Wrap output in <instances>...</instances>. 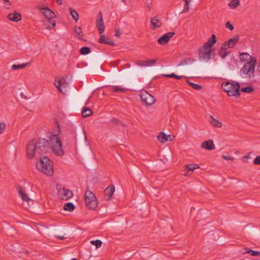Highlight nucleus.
Masks as SVG:
<instances>
[{
	"mask_svg": "<svg viewBox=\"0 0 260 260\" xmlns=\"http://www.w3.org/2000/svg\"><path fill=\"white\" fill-rule=\"evenodd\" d=\"M175 35V32H169L161 36L157 40V42L160 45H164L168 43L170 38L173 37Z\"/></svg>",
	"mask_w": 260,
	"mask_h": 260,
	"instance_id": "nucleus-15",
	"label": "nucleus"
},
{
	"mask_svg": "<svg viewBox=\"0 0 260 260\" xmlns=\"http://www.w3.org/2000/svg\"><path fill=\"white\" fill-rule=\"evenodd\" d=\"M58 194L63 200H67L73 195L72 191L66 188L60 189L58 192Z\"/></svg>",
	"mask_w": 260,
	"mask_h": 260,
	"instance_id": "nucleus-16",
	"label": "nucleus"
},
{
	"mask_svg": "<svg viewBox=\"0 0 260 260\" xmlns=\"http://www.w3.org/2000/svg\"><path fill=\"white\" fill-rule=\"evenodd\" d=\"M239 5V0H232L229 4L230 7L232 9L236 8Z\"/></svg>",
	"mask_w": 260,
	"mask_h": 260,
	"instance_id": "nucleus-42",
	"label": "nucleus"
},
{
	"mask_svg": "<svg viewBox=\"0 0 260 260\" xmlns=\"http://www.w3.org/2000/svg\"><path fill=\"white\" fill-rule=\"evenodd\" d=\"M50 137L49 139L44 138L33 139L26 146V156L29 159H32L36 154L39 156H46L45 154L50 151Z\"/></svg>",
	"mask_w": 260,
	"mask_h": 260,
	"instance_id": "nucleus-2",
	"label": "nucleus"
},
{
	"mask_svg": "<svg viewBox=\"0 0 260 260\" xmlns=\"http://www.w3.org/2000/svg\"><path fill=\"white\" fill-rule=\"evenodd\" d=\"M244 253H249L253 256H260V252L258 251L253 250L251 249L247 248V250Z\"/></svg>",
	"mask_w": 260,
	"mask_h": 260,
	"instance_id": "nucleus-34",
	"label": "nucleus"
},
{
	"mask_svg": "<svg viewBox=\"0 0 260 260\" xmlns=\"http://www.w3.org/2000/svg\"><path fill=\"white\" fill-rule=\"evenodd\" d=\"M169 136L167 135L164 132H160L159 133L157 138L158 141H159L161 143H164L165 142L168 141L169 138H167Z\"/></svg>",
	"mask_w": 260,
	"mask_h": 260,
	"instance_id": "nucleus-27",
	"label": "nucleus"
},
{
	"mask_svg": "<svg viewBox=\"0 0 260 260\" xmlns=\"http://www.w3.org/2000/svg\"><path fill=\"white\" fill-rule=\"evenodd\" d=\"M222 158L225 160H232L233 161L234 160V157H231L229 155L226 156V155H222Z\"/></svg>",
	"mask_w": 260,
	"mask_h": 260,
	"instance_id": "nucleus-50",
	"label": "nucleus"
},
{
	"mask_svg": "<svg viewBox=\"0 0 260 260\" xmlns=\"http://www.w3.org/2000/svg\"><path fill=\"white\" fill-rule=\"evenodd\" d=\"M185 70V68H182V69L179 68V73L182 74L183 73V71H184Z\"/></svg>",
	"mask_w": 260,
	"mask_h": 260,
	"instance_id": "nucleus-60",
	"label": "nucleus"
},
{
	"mask_svg": "<svg viewBox=\"0 0 260 260\" xmlns=\"http://www.w3.org/2000/svg\"><path fill=\"white\" fill-rule=\"evenodd\" d=\"M156 62L155 59L147 60L145 61V66L150 67L152 66Z\"/></svg>",
	"mask_w": 260,
	"mask_h": 260,
	"instance_id": "nucleus-45",
	"label": "nucleus"
},
{
	"mask_svg": "<svg viewBox=\"0 0 260 260\" xmlns=\"http://www.w3.org/2000/svg\"><path fill=\"white\" fill-rule=\"evenodd\" d=\"M218 54L219 56L223 59L225 58L229 54V52H222L221 51L219 52Z\"/></svg>",
	"mask_w": 260,
	"mask_h": 260,
	"instance_id": "nucleus-48",
	"label": "nucleus"
},
{
	"mask_svg": "<svg viewBox=\"0 0 260 260\" xmlns=\"http://www.w3.org/2000/svg\"><path fill=\"white\" fill-rule=\"evenodd\" d=\"M70 14L72 17V18L75 20L76 22H77V21L79 19V15L78 12L72 9L71 8H70Z\"/></svg>",
	"mask_w": 260,
	"mask_h": 260,
	"instance_id": "nucleus-38",
	"label": "nucleus"
},
{
	"mask_svg": "<svg viewBox=\"0 0 260 260\" xmlns=\"http://www.w3.org/2000/svg\"><path fill=\"white\" fill-rule=\"evenodd\" d=\"M115 36L119 38L121 36V32L120 29L118 28L116 29L115 31Z\"/></svg>",
	"mask_w": 260,
	"mask_h": 260,
	"instance_id": "nucleus-52",
	"label": "nucleus"
},
{
	"mask_svg": "<svg viewBox=\"0 0 260 260\" xmlns=\"http://www.w3.org/2000/svg\"><path fill=\"white\" fill-rule=\"evenodd\" d=\"M6 128V125L5 122H0V135L4 133Z\"/></svg>",
	"mask_w": 260,
	"mask_h": 260,
	"instance_id": "nucleus-44",
	"label": "nucleus"
},
{
	"mask_svg": "<svg viewBox=\"0 0 260 260\" xmlns=\"http://www.w3.org/2000/svg\"><path fill=\"white\" fill-rule=\"evenodd\" d=\"M216 37L214 34H213L209 39L208 41L204 44L203 47L208 49H211V48L216 43Z\"/></svg>",
	"mask_w": 260,
	"mask_h": 260,
	"instance_id": "nucleus-22",
	"label": "nucleus"
},
{
	"mask_svg": "<svg viewBox=\"0 0 260 260\" xmlns=\"http://www.w3.org/2000/svg\"><path fill=\"white\" fill-rule=\"evenodd\" d=\"M162 76L166 77L168 78H173L177 80H180L183 77V76L182 75H177L174 73H172L170 74H162Z\"/></svg>",
	"mask_w": 260,
	"mask_h": 260,
	"instance_id": "nucleus-36",
	"label": "nucleus"
},
{
	"mask_svg": "<svg viewBox=\"0 0 260 260\" xmlns=\"http://www.w3.org/2000/svg\"><path fill=\"white\" fill-rule=\"evenodd\" d=\"M30 64V63L29 62H27V63H23L21 64H13L12 66V69L13 70L24 69L25 67H26L27 66L29 65Z\"/></svg>",
	"mask_w": 260,
	"mask_h": 260,
	"instance_id": "nucleus-33",
	"label": "nucleus"
},
{
	"mask_svg": "<svg viewBox=\"0 0 260 260\" xmlns=\"http://www.w3.org/2000/svg\"><path fill=\"white\" fill-rule=\"evenodd\" d=\"M191 175L189 174V172L188 171L186 173L184 174V175L185 176H189Z\"/></svg>",
	"mask_w": 260,
	"mask_h": 260,
	"instance_id": "nucleus-63",
	"label": "nucleus"
},
{
	"mask_svg": "<svg viewBox=\"0 0 260 260\" xmlns=\"http://www.w3.org/2000/svg\"><path fill=\"white\" fill-rule=\"evenodd\" d=\"M114 191L115 187L112 185H109L105 189V197L106 198L107 200H109L112 198Z\"/></svg>",
	"mask_w": 260,
	"mask_h": 260,
	"instance_id": "nucleus-19",
	"label": "nucleus"
},
{
	"mask_svg": "<svg viewBox=\"0 0 260 260\" xmlns=\"http://www.w3.org/2000/svg\"><path fill=\"white\" fill-rule=\"evenodd\" d=\"M240 87V84L237 82L231 83L228 81L222 83L221 84V88L224 91L226 92L230 96H239L240 94L239 91Z\"/></svg>",
	"mask_w": 260,
	"mask_h": 260,
	"instance_id": "nucleus-5",
	"label": "nucleus"
},
{
	"mask_svg": "<svg viewBox=\"0 0 260 260\" xmlns=\"http://www.w3.org/2000/svg\"><path fill=\"white\" fill-rule=\"evenodd\" d=\"M37 9L41 11V13L49 20H51L55 17V13L48 7H41L37 6Z\"/></svg>",
	"mask_w": 260,
	"mask_h": 260,
	"instance_id": "nucleus-12",
	"label": "nucleus"
},
{
	"mask_svg": "<svg viewBox=\"0 0 260 260\" xmlns=\"http://www.w3.org/2000/svg\"><path fill=\"white\" fill-rule=\"evenodd\" d=\"M168 136H169V137H168L167 138H169V140H168V141H172V138H174V136H172L171 135H168Z\"/></svg>",
	"mask_w": 260,
	"mask_h": 260,
	"instance_id": "nucleus-59",
	"label": "nucleus"
},
{
	"mask_svg": "<svg viewBox=\"0 0 260 260\" xmlns=\"http://www.w3.org/2000/svg\"><path fill=\"white\" fill-rule=\"evenodd\" d=\"M246 230L251 233L253 228L251 227V224H248L246 226Z\"/></svg>",
	"mask_w": 260,
	"mask_h": 260,
	"instance_id": "nucleus-55",
	"label": "nucleus"
},
{
	"mask_svg": "<svg viewBox=\"0 0 260 260\" xmlns=\"http://www.w3.org/2000/svg\"><path fill=\"white\" fill-rule=\"evenodd\" d=\"M63 208L66 211L72 212L75 209V206L72 203L69 202L64 205Z\"/></svg>",
	"mask_w": 260,
	"mask_h": 260,
	"instance_id": "nucleus-30",
	"label": "nucleus"
},
{
	"mask_svg": "<svg viewBox=\"0 0 260 260\" xmlns=\"http://www.w3.org/2000/svg\"><path fill=\"white\" fill-rule=\"evenodd\" d=\"M85 96L81 93H75L72 97L69 106L71 112H79L84 104Z\"/></svg>",
	"mask_w": 260,
	"mask_h": 260,
	"instance_id": "nucleus-4",
	"label": "nucleus"
},
{
	"mask_svg": "<svg viewBox=\"0 0 260 260\" xmlns=\"http://www.w3.org/2000/svg\"><path fill=\"white\" fill-rule=\"evenodd\" d=\"M75 142L78 143L79 149L84 156L88 167H93L94 155L90 147V142L87 139L85 130L83 126L78 127L75 130Z\"/></svg>",
	"mask_w": 260,
	"mask_h": 260,
	"instance_id": "nucleus-1",
	"label": "nucleus"
},
{
	"mask_svg": "<svg viewBox=\"0 0 260 260\" xmlns=\"http://www.w3.org/2000/svg\"><path fill=\"white\" fill-rule=\"evenodd\" d=\"M209 122L215 127H221L222 126V123L215 119L212 115L210 116Z\"/></svg>",
	"mask_w": 260,
	"mask_h": 260,
	"instance_id": "nucleus-25",
	"label": "nucleus"
},
{
	"mask_svg": "<svg viewBox=\"0 0 260 260\" xmlns=\"http://www.w3.org/2000/svg\"><path fill=\"white\" fill-rule=\"evenodd\" d=\"M251 234L254 235V236H258L259 234V232L258 230L255 229H253L252 231V232H251Z\"/></svg>",
	"mask_w": 260,
	"mask_h": 260,
	"instance_id": "nucleus-54",
	"label": "nucleus"
},
{
	"mask_svg": "<svg viewBox=\"0 0 260 260\" xmlns=\"http://www.w3.org/2000/svg\"><path fill=\"white\" fill-rule=\"evenodd\" d=\"M18 193H19V194L20 195V196L21 197L23 201H26V202H28L29 201V200H30V199H29V198L28 197V196L24 192V191L23 190L22 188H21V186H19L18 187Z\"/></svg>",
	"mask_w": 260,
	"mask_h": 260,
	"instance_id": "nucleus-24",
	"label": "nucleus"
},
{
	"mask_svg": "<svg viewBox=\"0 0 260 260\" xmlns=\"http://www.w3.org/2000/svg\"><path fill=\"white\" fill-rule=\"evenodd\" d=\"M239 39V35H235L234 37L230 39L228 41L223 43L221 47V50L225 51L229 48L234 47L238 43Z\"/></svg>",
	"mask_w": 260,
	"mask_h": 260,
	"instance_id": "nucleus-11",
	"label": "nucleus"
},
{
	"mask_svg": "<svg viewBox=\"0 0 260 260\" xmlns=\"http://www.w3.org/2000/svg\"><path fill=\"white\" fill-rule=\"evenodd\" d=\"M111 122L114 124H118L119 123V120L117 119V118H113L111 119Z\"/></svg>",
	"mask_w": 260,
	"mask_h": 260,
	"instance_id": "nucleus-53",
	"label": "nucleus"
},
{
	"mask_svg": "<svg viewBox=\"0 0 260 260\" xmlns=\"http://www.w3.org/2000/svg\"><path fill=\"white\" fill-rule=\"evenodd\" d=\"M85 204L90 210H94L98 206V201L93 193L87 191L84 195Z\"/></svg>",
	"mask_w": 260,
	"mask_h": 260,
	"instance_id": "nucleus-9",
	"label": "nucleus"
},
{
	"mask_svg": "<svg viewBox=\"0 0 260 260\" xmlns=\"http://www.w3.org/2000/svg\"><path fill=\"white\" fill-rule=\"evenodd\" d=\"M250 153H249L246 155H245L242 157L243 161L244 162H247V159H250L251 158V156H250Z\"/></svg>",
	"mask_w": 260,
	"mask_h": 260,
	"instance_id": "nucleus-49",
	"label": "nucleus"
},
{
	"mask_svg": "<svg viewBox=\"0 0 260 260\" xmlns=\"http://www.w3.org/2000/svg\"><path fill=\"white\" fill-rule=\"evenodd\" d=\"M254 89L251 86H248L245 87H242L241 91L245 93H251L254 91Z\"/></svg>",
	"mask_w": 260,
	"mask_h": 260,
	"instance_id": "nucleus-39",
	"label": "nucleus"
},
{
	"mask_svg": "<svg viewBox=\"0 0 260 260\" xmlns=\"http://www.w3.org/2000/svg\"><path fill=\"white\" fill-rule=\"evenodd\" d=\"M164 155H163V161H168L169 160H171L172 158V156L171 155V154L170 153V151L168 149H166L164 150L163 152Z\"/></svg>",
	"mask_w": 260,
	"mask_h": 260,
	"instance_id": "nucleus-32",
	"label": "nucleus"
},
{
	"mask_svg": "<svg viewBox=\"0 0 260 260\" xmlns=\"http://www.w3.org/2000/svg\"><path fill=\"white\" fill-rule=\"evenodd\" d=\"M150 23L151 25L150 28L152 30H155L157 28H159L162 25L161 22L157 16L151 18Z\"/></svg>",
	"mask_w": 260,
	"mask_h": 260,
	"instance_id": "nucleus-17",
	"label": "nucleus"
},
{
	"mask_svg": "<svg viewBox=\"0 0 260 260\" xmlns=\"http://www.w3.org/2000/svg\"><path fill=\"white\" fill-rule=\"evenodd\" d=\"M7 17L9 20L16 22L21 21L22 19L21 14L18 12L10 13L8 15Z\"/></svg>",
	"mask_w": 260,
	"mask_h": 260,
	"instance_id": "nucleus-18",
	"label": "nucleus"
},
{
	"mask_svg": "<svg viewBox=\"0 0 260 260\" xmlns=\"http://www.w3.org/2000/svg\"><path fill=\"white\" fill-rule=\"evenodd\" d=\"M56 237L58 239H59L60 240H63L66 239L65 237H64L63 236H56Z\"/></svg>",
	"mask_w": 260,
	"mask_h": 260,
	"instance_id": "nucleus-57",
	"label": "nucleus"
},
{
	"mask_svg": "<svg viewBox=\"0 0 260 260\" xmlns=\"http://www.w3.org/2000/svg\"><path fill=\"white\" fill-rule=\"evenodd\" d=\"M92 110L87 107H84L82 111V115L83 117H87L92 114Z\"/></svg>",
	"mask_w": 260,
	"mask_h": 260,
	"instance_id": "nucleus-29",
	"label": "nucleus"
},
{
	"mask_svg": "<svg viewBox=\"0 0 260 260\" xmlns=\"http://www.w3.org/2000/svg\"><path fill=\"white\" fill-rule=\"evenodd\" d=\"M136 63L139 66H145V61L137 60Z\"/></svg>",
	"mask_w": 260,
	"mask_h": 260,
	"instance_id": "nucleus-51",
	"label": "nucleus"
},
{
	"mask_svg": "<svg viewBox=\"0 0 260 260\" xmlns=\"http://www.w3.org/2000/svg\"><path fill=\"white\" fill-rule=\"evenodd\" d=\"M36 168L46 176H52L54 174V164L47 156H39L36 162Z\"/></svg>",
	"mask_w": 260,
	"mask_h": 260,
	"instance_id": "nucleus-3",
	"label": "nucleus"
},
{
	"mask_svg": "<svg viewBox=\"0 0 260 260\" xmlns=\"http://www.w3.org/2000/svg\"><path fill=\"white\" fill-rule=\"evenodd\" d=\"M250 56H251L247 53H241L240 54V59L242 61H245L248 60L247 57H249L250 58Z\"/></svg>",
	"mask_w": 260,
	"mask_h": 260,
	"instance_id": "nucleus-40",
	"label": "nucleus"
},
{
	"mask_svg": "<svg viewBox=\"0 0 260 260\" xmlns=\"http://www.w3.org/2000/svg\"><path fill=\"white\" fill-rule=\"evenodd\" d=\"M254 165H260V156H257L253 160Z\"/></svg>",
	"mask_w": 260,
	"mask_h": 260,
	"instance_id": "nucleus-46",
	"label": "nucleus"
},
{
	"mask_svg": "<svg viewBox=\"0 0 260 260\" xmlns=\"http://www.w3.org/2000/svg\"><path fill=\"white\" fill-rule=\"evenodd\" d=\"M96 26L98 29L99 34L102 35L105 30V25L104 24L102 13L101 11L99 12L98 15V19L96 23Z\"/></svg>",
	"mask_w": 260,
	"mask_h": 260,
	"instance_id": "nucleus-14",
	"label": "nucleus"
},
{
	"mask_svg": "<svg viewBox=\"0 0 260 260\" xmlns=\"http://www.w3.org/2000/svg\"><path fill=\"white\" fill-rule=\"evenodd\" d=\"M140 97L142 101L147 106L152 105L155 101L154 98L145 91L141 93Z\"/></svg>",
	"mask_w": 260,
	"mask_h": 260,
	"instance_id": "nucleus-13",
	"label": "nucleus"
},
{
	"mask_svg": "<svg viewBox=\"0 0 260 260\" xmlns=\"http://www.w3.org/2000/svg\"><path fill=\"white\" fill-rule=\"evenodd\" d=\"M43 24L45 26V28L47 29H51L56 25V21L54 20H49L46 22L44 21Z\"/></svg>",
	"mask_w": 260,
	"mask_h": 260,
	"instance_id": "nucleus-23",
	"label": "nucleus"
},
{
	"mask_svg": "<svg viewBox=\"0 0 260 260\" xmlns=\"http://www.w3.org/2000/svg\"><path fill=\"white\" fill-rule=\"evenodd\" d=\"M90 243L98 248H100L102 244V242L100 240H92L90 241Z\"/></svg>",
	"mask_w": 260,
	"mask_h": 260,
	"instance_id": "nucleus-43",
	"label": "nucleus"
},
{
	"mask_svg": "<svg viewBox=\"0 0 260 260\" xmlns=\"http://www.w3.org/2000/svg\"><path fill=\"white\" fill-rule=\"evenodd\" d=\"M147 8L148 10L150 12L151 11V6H147Z\"/></svg>",
	"mask_w": 260,
	"mask_h": 260,
	"instance_id": "nucleus-64",
	"label": "nucleus"
},
{
	"mask_svg": "<svg viewBox=\"0 0 260 260\" xmlns=\"http://www.w3.org/2000/svg\"><path fill=\"white\" fill-rule=\"evenodd\" d=\"M201 223L199 221H198L197 222V224L196 225V226L200 229V230L202 231V230H204V228H202L201 226Z\"/></svg>",
	"mask_w": 260,
	"mask_h": 260,
	"instance_id": "nucleus-56",
	"label": "nucleus"
},
{
	"mask_svg": "<svg viewBox=\"0 0 260 260\" xmlns=\"http://www.w3.org/2000/svg\"><path fill=\"white\" fill-rule=\"evenodd\" d=\"M199 166L196 164H186L184 166V170L187 171H193L195 169H199Z\"/></svg>",
	"mask_w": 260,
	"mask_h": 260,
	"instance_id": "nucleus-26",
	"label": "nucleus"
},
{
	"mask_svg": "<svg viewBox=\"0 0 260 260\" xmlns=\"http://www.w3.org/2000/svg\"><path fill=\"white\" fill-rule=\"evenodd\" d=\"M201 148L208 150H212L215 149V145L212 140H209L202 143Z\"/></svg>",
	"mask_w": 260,
	"mask_h": 260,
	"instance_id": "nucleus-20",
	"label": "nucleus"
},
{
	"mask_svg": "<svg viewBox=\"0 0 260 260\" xmlns=\"http://www.w3.org/2000/svg\"><path fill=\"white\" fill-rule=\"evenodd\" d=\"M225 26L226 28H229L231 31L234 28L233 25L229 21L226 22Z\"/></svg>",
	"mask_w": 260,
	"mask_h": 260,
	"instance_id": "nucleus-47",
	"label": "nucleus"
},
{
	"mask_svg": "<svg viewBox=\"0 0 260 260\" xmlns=\"http://www.w3.org/2000/svg\"><path fill=\"white\" fill-rule=\"evenodd\" d=\"M56 1L57 3L59 5H61L62 3V0H56Z\"/></svg>",
	"mask_w": 260,
	"mask_h": 260,
	"instance_id": "nucleus-61",
	"label": "nucleus"
},
{
	"mask_svg": "<svg viewBox=\"0 0 260 260\" xmlns=\"http://www.w3.org/2000/svg\"><path fill=\"white\" fill-rule=\"evenodd\" d=\"M115 85L112 86L111 91L114 93H125L128 90L129 84L127 80L124 78H117L116 79Z\"/></svg>",
	"mask_w": 260,
	"mask_h": 260,
	"instance_id": "nucleus-8",
	"label": "nucleus"
},
{
	"mask_svg": "<svg viewBox=\"0 0 260 260\" xmlns=\"http://www.w3.org/2000/svg\"><path fill=\"white\" fill-rule=\"evenodd\" d=\"M250 60L247 61L242 68L240 72L251 78L254 77V72L256 59L255 57L251 56H250Z\"/></svg>",
	"mask_w": 260,
	"mask_h": 260,
	"instance_id": "nucleus-7",
	"label": "nucleus"
},
{
	"mask_svg": "<svg viewBox=\"0 0 260 260\" xmlns=\"http://www.w3.org/2000/svg\"><path fill=\"white\" fill-rule=\"evenodd\" d=\"M74 31L77 35V38L80 40H82V37L83 36V33L81 27L75 26L74 27Z\"/></svg>",
	"mask_w": 260,
	"mask_h": 260,
	"instance_id": "nucleus-31",
	"label": "nucleus"
},
{
	"mask_svg": "<svg viewBox=\"0 0 260 260\" xmlns=\"http://www.w3.org/2000/svg\"><path fill=\"white\" fill-rule=\"evenodd\" d=\"M187 83L189 85L190 87H191L193 89L197 90H200L202 89V87L201 85L196 84L192 82H190L189 80H186Z\"/></svg>",
	"mask_w": 260,
	"mask_h": 260,
	"instance_id": "nucleus-35",
	"label": "nucleus"
},
{
	"mask_svg": "<svg viewBox=\"0 0 260 260\" xmlns=\"http://www.w3.org/2000/svg\"><path fill=\"white\" fill-rule=\"evenodd\" d=\"M91 52L90 48L88 47L84 46L80 49V53L81 55H87Z\"/></svg>",
	"mask_w": 260,
	"mask_h": 260,
	"instance_id": "nucleus-37",
	"label": "nucleus"
},
{
	"mask_svg": "<svg viewBox=\"0 0 260 260\" xmlns=\"http://www.w3.org/2000/svg\"><path fill=\"white\" fill-rule=\"evenodd\" d=\"M62 231H63V230L61 228H57L56 229L57 232H60V233H62Z\"/></svg>",
	"mask_w": 260,
	"mask_h": 260,
	"instance_id": "nucleus-58",
	"label": "nucleus"
},
{
	"mask_svg": "<svg viewBox=\"0 0 260 260\" xmlns=\"http://www.w3.org/2000/svg\"><path fill=\"white\" fill-rule=\"evenodd\" d=\"M98 42L100 43L109 45L111 46H115L116 45L113 41H110L109 38L105 35H101L100 38L98 39Z\"/></svg>",
	"mask_w": 260,
	"mask_h": 260,
	"instance_id": "nucleus-21",
	"label": "nucleus"
},
{
	"mask_svg": "<svg viewBox=\"0 0 260 260\" xmlns=\"http://www.w3.org/2000/svg\"><path fill=\"white\" fill-rule=\"evenodd\" d=\"M55 85L56 87V88L58 89L59 92L63 93V94H66L67 93V89H62V84L61 83V81L59 80L56 82L55 83Z\"/></svg>",
	"mask_w": 260,
	"mask_h": 260,
	"instance_id": "nucleus-28",
	"label": "nucleus"
},
{
	"mask_svg": "<svg viewBox=\"0 0 260 260\" xmlns=\"http://www.w3.org/2000/svg\"><path fill=\"white\" fill-rule=\"evenodd\" d=\"M50 150L58 156L63 154V150L62 147L60 139L57 135H51L50 136Z\"/></svg>",
	"mask_w": 260,
	"mask_h": 260,
	"instance_id": "nucleus-6",
	"label": "nucleus"
},
{
	"mask_svg": "<svg viewBox=\"0 0 260 260\" xmlns=\"http://www.w3.org/2000/svg\"><path fill=\"white\" fill-rule=\"evenodd\" d=\"M194 61V59L192 58H185L182 60L178 64V66H181L185 64H187L188 62H192Z\"/></svg>",
	"mask_w": 260,
	"mask_h": 260,
	"instance_id": "nucleus-41",
	"label": "nucleus"
},
{
	"mask_svg": "<svg viewBox=\"0 0 260 260\" xmlns=\"http://www.w3.org/2000/svg\"><path fill=\"white\" fill-rule=\"evenodd\" d=\"M257 71L260 73V62L258 63L257 65Z\"/></svg>",
	"mask_w": 260,
	"mask_h": 260,
	"instance_id": "nucleus-62",
	"label": "nucleus"
},
{
	"mask_svg": "<svg viewBox=\"0 0 260 260\" xmlns=\"http://www.w3.org/2000/svg\"><path fill=\"white\" fill-rule=\"evenodd\" d=\"M211 49H208L202 47L199 49V58L200 61H207L211 58L212 56Z\"/></svg>",
	"mask_w": 260,
	"mask_h": 260,
	"instance_id": "nucleus-10",
	"label": "nucleus"
}]
</instances>
